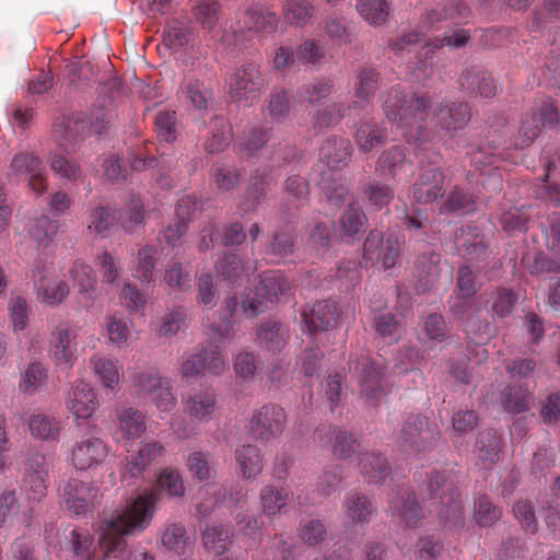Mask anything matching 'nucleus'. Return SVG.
<instances>
[{"instance_id": "4", "label": "nucleus", "mask_w": 560, "mask_h": 560, "mask_svg": "<svg viewBox=\"0 0 560 560\" xmlns=\"http://www.w3.org/2000/svg\"><path fill=\"white\" fill-rule=\"evenodd\" d=\"M470 39V33L464 28H456L452 34H445L443 37H436L432 42H428L423 34L418 32H409L398 36L392 42L390 48L396 55L417 54L416 70L428 74V68L431 69L432 63L428 60L432 58L436 49L443 46L460 48Z\"/></svg>"}, {"instance_id": "32", "label": "nucleus", "mask_w": 560, "mask_h": 560, "mask_svg": "<svg viewBox=\"0 0 560 560\" xmlns=\"http://www.w3.org/2000/svg\"><path fill=\"white\" fill-rule=\"evenodd\" d=\"M164 453V445L158 441L142 443L136 454L126 457V472L131 477L140 476L154 460L162 457Z\"/></svg>"}, {"instance_id": "54", "label": "nucleus", "mask_w": 560, "mask_h": 560, "mask_svg": "<svg viewBox=\"0 0 560 560\" xmlns=\"http://www.w3.org/2000/svg\"><path fill=\"white\" fill-rule=\"evenodd\" d=\"M231 541L232 534L230 529L222 525H208L202 532L205 548L214 555H222L228 551Z\"/></svg>"}, {"instance_id": "42", "label": "nucleus", "mask_w": 560, "mask_h": 560, "mask_svg": "<svg viewBox=\"0 0 560 560\" xmlns=\"http://www.w3.org/2000/svg\"><path fill=\"white\" fill-rule=\"evenodd\" d=\"M257 289L264 300L273 303L280 301L282 296L288 295L291 285L280 271L270 270L261 275L260 284Z\"/></svg>"}, {"instance_id": "38", "label": "nucleus", "mask_w": 560, "mask_h": 560, "mask_svg": "<svg viewBox=\"0 0 560 560\" xmlns=\"http://www.w3.org/2000/svg\"><path fill=\"white\" fill-rule=\"evenodd\" d=\"M118 221L117 211L109 206L93 208L86 220V228L91 234L106 238Z\"/></svg>"}, {"instance_id": "5", "label": "nucleus", "mask_w": 560, "mask_h": 560, "mask_svg": "<svg viewBox=\"0 0 560 560\" xmlns=\"http://www.w3.org/2000/svg\"><path fill=\"white\" fill-rule=\"evenodd\" d=\"M441 431L435 421L420 413L402 416L401 428L395 433L399 447L408 454L430 452L439 441Z\"/></svg>"}, {"instance_id": "13", "label": "nucleus", "mask_w": 560, "mask_h": 560, "mask_svg": "<svg viewBox=\"0 0 560 560\" xmlns=\"http://www.w3.org/2000/svg\"><path fill=\"white\" fill-rule=\"evenodd\" d=\"M288 415L277 404H266L256 409L249 420L250 434L260 441L279 438L287 425Z\"/></svg>"}, {"instance_id": "2", "label": "nucleus", "mask_w": 560, "mask_h": 560, "mask_svg": "<svg viewBox=\"0 0 560 560\" xmlns=\"http://www.w3.org/2000/svg\"><path fill=\"white\" fill-rule=\"evenodd\" d=\"M159 499L160 494L154 489L145 490L131 499L116 517L104 522L100 535L101 548L121 549L127 544L126 535L144 532L152 523Z\"/></svg>"}, {"instance_id": "59", "label": "nucleus", "mask_w": 560, "mask_h": 560, "mask_svg": "<svg viewBox=\"0 0 560 560\" xmlns=\"http://www.w3.org/2000/svg\"><path fill=\"white\" fill-rule=\"evenodd\" d=\"M156 493L164 492L170 498H179L184 495L185 487L179 471L172 467L164 468L156 480V487L153 488Z\"/></svg>"}, {"instance_id": "24", "label": "nucleus", "mask_w": 560, "mask_h": 560, "mask_svg": "<svg viewBox=\"0 0 560 560\" xmlns=\"http://www.w3.org/2000/svg\"><path fill=\"white\" fill-rule=\"evenodd\" d=\"M59 495L66 509L79 516L86 514L95 493L90 483L71 478L59 487Z\"/></svg>"}, {"instance_id": "55", "label": "nucleus", "mask_w": 560, "mask_h": 560, "mask_svg": "<svg viewBox=\"0 0 560 560\" xmlns=\"http://www.w3.org/2000/svg\"><path fill=\"white\" fill-rule=\"evenodd\" d=\"M282 14L287 23L303 27L314 14V5L308 0H287L283 3Z\"/></svg>"}, {"instance_id": "10", "label": "nucleus", "mask_w": 560, "mask_h": 560, "mask_svg": "<svg viewBox=\"0 0 560 560\" xmlns=\"http://www.w3.org/2000/svg\"><path fill=\"white\" fill-rule=\"evenodd\" d=\"M268 82L260 71V62L249 60L235 69L229 81L230 96L235 102L258 100L266 91Z\"/></svg>"}, {"instance_id": "43", "label": "nucleus", "mask_w": 560, "mask_h": 560, "mask_svg": "<svg viewBox=\"0 0 560 560\" xmlns=\"http://www.w3.org/2000/svg\"><path fill=\"white\" fill-rule=\"evenodd\" d=\"M235 459L244 478H256L264 468V454L253 444L242 445L235 451Z\"/></svg>"}, {"instance_id": "6", "label": "nucleus", "mask_w": 560, "mask_h": 560, "mask_svg": "<svg viewBox=\"0 0 560 560\" xmlns=\"http://www.w3.org/2000/svg\"><path fill=\"white\" fill-rule=\"evenodd\" d=\"M427 491L444 523H451L455 528L464 526L463 503L451 475L432 472L427 482Z\"/></svg>"}, {"instance_id": "60", "label": "nucleus", "mask_w": 560, "mask_h": 560, "mask_svg": "<svg viewBox=\"0 0 560 560\" xmlns=\"http://www.w3.org/2000/svg\"><path fill=\"white\" fill-rule=\"evenodd\" d=\"M186 320V313L182 306H174L159 318L155 324V334L159 337L171 338L175 336Z\"/></svg>"}, {"instance_id": "52", "label": "nucleus", "mask_w": 560, "mask_h": 560, "mask_svg": "<svg viewBox=\"0 0 560 560\" xmlns=\"http://www.w3.org/2000/svg\"><path fill=\"white\" fill-rule=\"evenodd\" d=\"M31 434L42 441H56L60 434V422L44 413L32 415L28 423Z\"/></svg>"}, {"instance_id": "22", "label": "nucleus", "mask_w": 560, "mask_h": 560, "mask_svg": "<svg viewBox=\"0 0 560 560\" xmlns=\"http://www.w3.org/2000/svg\"><path fill=\"white\" fill-rule=\"evenodd\" d=\"M161 546L177 557H188L194 551L195 540L180 522H167L158 533Z\"/></svg>"}, {"instance_id": "14", "label": "nucleus", "mask_w": 560, "mask_h": 560, "mask_svg": "<svg viewBox=\"0 0 560 560\" xmlns=\"http://www.w3.org/2000/svg\"><path fill=\"white\" fill-rule=\"evenodd\" d=\"M404 238L389 234L384 241L383 234L376 230L371 231L363 245V259L366 262L381 261L385 269L393 268L399 258Z\"/></svg>"}, {"instance_id": "40", "label": "nucleus", "mask_w": 560, "mask_h": 560, "mask_svg": "<svg viewBox=\"0 0 560 560\" xmlns=\"http://www.w3.org/2000/svg\"><path fill=\"white\" fill-rule=\"evenodd\" d=\"M388 140L385 128L374 119L362 122L354 133V141L362 152H371L373 149L385 144Z\"/></svg>"}, {"instance_id": "18", "label": "nucleus", "mask_w": 560, "mask_h": 560, "mask_svg": "<svg viewBox=\"0 0 560 560\" xmlns=\"http://www.w3.org/2000/svg\"><path fill=\"white\" fill-rule=\"evenodd\" d=\"M109 454V446L98 438H82L71 451V463L78 470H93L102 465Z\"/></svg>"}, {"instance_id": "27", "label": "nucleus", "mask_w": 560, "mask_h": 560, "mask_svg": "<svg viewBox=\"0 0 560 560\" xmlns=\"http://www.w3.org/2000/svg\"><path fill=\"white\" fill-rule=\"evenodd\" d=\"M289 339V330L275 319L266 320L255 329V343L272 354L280 353L288 345Z\"/></svg>"}, {"instance_id": "61", "label": "nucleus", "mask_w": 560, "mask_h": 560, "mask_svg": "<svg viewBox=\"0 0 560 560\" xmlns=\"http://www.w3.org/2000/svg\"><path fill=\"white\" fill-rule=\"evenodd\" d=\"M163 280L172 291L186 292L190 288L191 278L188 267L176 260L165 268Z\"/></svg>"}, {"instance_id": "3", "label": "nucleus", "mask_w": 560, "mask_h": 560, "mask_svg": "<svg viewBox=\"0 0 560 560\" xmlns=\"http://www.w3.org/2000/svg\"><path fill=\"white\" fill-rule=\"evenodd\" d=\"M352 155V145L343 137L327 138L319 149V159L328 167L322 173L319 186L329 203L340 207L349 194L347 178L335 171L345 167Z\"/></svg>"}, {"instance_id": "31", "label": "nucleus", "mask_w": 560, "mask_h": 560, "mask_svg": "<svg viewBox=\"0 0 560 560\" xmlns=\"http://www.w3.org/2000/svg\"><path fill=\"white\" fill-rule=\"evenodd\" d=\"M279 21V16L276 12L262 7H252L245 10L240 23L242 27L248 32L270 35L277 31Z\"/></svg>"}, {"instance_id": "35", "label": "nucleus", "mask_w": 560, "mask_h": 560, "mask_svg": "<svg viewBox=\"0 0 560 560\" xmlns=\"http://www.w3.org/2000/svg\"><path fill=\"white\" fill-rule=\"evenodd\" d=\"M502 439L495 430L488 429L479 433L476 443V457L483 468H491L499 462Z\"/></svg>"}, {"instance_id": "50", "label": "nucleus", "mask_w": 560, "mask_h": 560, "mask_svg": "<svg viewBox=\"0 0 560 560\" xmlns=\"http://www.w3.org/2000/svg\"><path fill=\"white\" fill-rule=\"evenodd\" d=\"M217 271L232 284L247 278L253 271L252 267L245 266L241 257L235 253H226L215 265Z\"/></svg>"}, {"instance_id": "1", "label": "nucleus", "mask_w": 560, "mask_h": 560, "mask_svg": "<svg viewBox=\"0 0 560 560\" xmlns=\"http://www.w3.org/2000/svg\"><path fill=\"white\" fill-rule=\"evenodd\" d=\"M382 108L385 118L393 122L408 143L421 144L424 141V121L431 108L429 96L393 86L382 95Z\"/></svg>"}, {"instance_id": "34", "label": "nucleus", "mask_w": 560, "mask_h": 560, "mask_svg": "<svg viewBox=\"0 0 560 560\" xmlns=\"http://www.w3.org/2000/svg\"><path fill=\"white\" fill-rule=\"evenodd\" d=\"M547 245L557 256V259H550L544 254H538L529 268L532 275L540 276L560 271V221L551 224L547 234Z\"/></svg>"}, {"instance_id": "23", "label": "nucleus", "mask_w": 560, "mask_h": 560, "mask_svg": "<svg viewBox=\"0 0 560 560\" xmlns=\"http://www.w3.org/2000/svg\"><path fill=\"white\" fill-rule=\"evenodd\" d=\"M66 406L77 421L88 420L97 407L96 394L90 384L78 380L68 392Z\"/></svg>"}, {"instance_id": "26", "label": "nucleus", "mask_w": 560, "mask_h": 560, "mask_svg": "<svg viewBox=\"0 0 560 560\" xmlns=\"http://www.w3.org/2000/svg\"><path fill=\"white\" fill-rule=\"evenodd\" d=\"M115 416L119 440L135 441L147 431V416L137 408L119 406L115 409Z\"/></svg>"}, {"instance_id": "64", "label": "nucleus", "mask_w": 560, "mask_h": 560, "mask_svg": "<svg viewBox=\"0 0 560 560\" xmlns=\"http://www.w3.org/2000/svg\"><path fill=\"white\" fill-rule=\"evenodd\" d=\"M105 330L109 342L121 348L127 346L131 330L127 320L117 315H109L105 318Z\"/></svg>"}, {"instance_id": "46", "label": "nucleus", "mask_w": 560, "mask_h": 560, "mask_svg": "<svg viewBox=\"0 0 560 560\" xmlns=\"http://www.w3.org/2000/svg\"><path fill=\"white\" fill-rule=\"evenodd\" d=\"M35 288L37 290L38 300L50 306L61 304L70 292L69 284L66 281L59 279L49 280L45 277H40L39 280L35 282Z\"/></svg>"}, {"instance_id": "39", "label": "nucleus", "mask_w": 560, "mask_h": 560, "mask_svg": "<svg viewBox=\"0 0 560 560\" xmlns=\"http://www.w3.org/2000/svg\"><path fill=\"white\" fill-rule=\"evenodd\" d=\"M276 182L277 179L267 170H256L250 176V183L246 190L247 205L244 207V211L253 210L260 205Z\"/></svg>"}, {"instance_id": "63", "label": "nucleus", "mask_w": 560, "mask_h": 560, "mask_svg": "<svg viewBox=\"0 0 560 560\" xmlns=\"http://www.w3.org/2000/svg\"><path fill=\"white\" fill-rule=\"evenodd\" d=\"M366 223V217L360 206L351 202L339 219L340 229L345 236H355Z\"/></svg>"}, {"instance_id": "17", "label": "nucleus", "mask_w": 560, "mask_h": 560, "mask_svg": "<svg viewBox=\"0 0 560 560\" xmlns=\"http://www.w3.org/2000/svg\"><path fill=\"white\" fill-rule=\"evenodd\" d=\"M80 328L60 324L50 334L49 353L57 365L71 368L77 359Z\"/></svg>"}, {"instance_id": "51", "label": "nucleus", "mask_w": 560, "mask_h": 560, "mask_svg": "<svg viewBox=\"0 0 560 560\" xmlns=\"http://www.w3.org/2000/svg\"><path fill=\"white\" fill-rule=\"evenodd\" d=\"M334 91V81L328 78H318L313 82L301 85L296 91L299 102L317 104L328 97Z\"/></svg>"}, {"instance_id": "11", "label": "nucleus", "mask_w": 560, "mask_h": 560, "mask_svg": "<svg viewBox=\"0 0 560 560\" xmlns=\"http://www.w3.org/2000/svg\"><path fill=\"white\" fill-rule=\"evenodd\" d=\"M559 122L558 107L549 98L542 100L533 112L521 120L514 145L523 149L529 147L538 137L542 127L552 128Z\"/></svg>"}, {"instance_id": "12", "label": "nucleus", "mask_w": 560, "mask_h": 560, "mask_svg": "<svg viewBox=\"0 0 560 560\" xmlns=\"http://www.w3.org/2000/svg\"><path fill=\"white\" fill-rule=\"evenodd\" d=\"M228 366L229 364L218 347L202 348L183 357L180 374L184 378H195L206 374L218 376L223 374Z\"/></svg>"}, {"instance_id": "30", "label": "nucleus", "mask_w": 560, "mask_h": 560, "mask_svg": "<svg viewBox=\"0 0 560 560\" xmlns=\"http://www.w3.org/2000/svg\"><path fill=\"white\" fill-rule=\"evenodd\" d=\"M185 412L200 422H209L218 410L217 396L213 389H203L190 394L184 400Z\"/></svg>"}, {"instance_id": "33", "label": "nucleus", "mask_w": 560, "mask_h": 560, "mask_svg": "<svg viewBox=\"0 0 560 560\" xmlns=\"http://www.w3.org/2000/svg\"><path fill=\"white\" fill-rule=\"evenodd\" d=\"M90 366L105 389L110 393L118 389L121 378L118 360L96 353L90 358Z\"/></svg>"}, {"instance_id": "56", "label": "nucleus", "mask_w": 560, "mask_h": 560, "mask_svg": "<svg viewBox=\"0 0 560 560\" xmlns=\"http://www.w3.org/2000/svg\"><path fill=\"white\" fill-rule=\"evenodd\" d=\"M196 301L206 308H213L220 299V292L214 278L210 272H201L196 276Z\"/></svg>"}, {"instance_id": "48", "label": "nucleus", "mask_w": 560, "mask_h": 560, "mask_svg": "<svg viewBox=\"0 0 560 560\" xmlns=\"http://www.w3.org/2000/svg\"><path fill=\"white\" fill-rule=\"evenodd\" d=\"M408 164L405 149L394 145L381 153L375 168L381 176L395 178Z\"/></svg>"}, {"instance_id": "53", "label": "nucleus", "mask_w": 560, "mask_h": 560, "mask_svg": "<svg viewBox=\"0 0 560 560\" xmlns=\"http://www.w3.org/2000/svg\"><path fill=\"white\" fill-rule=\"evenodd\" d=\"M360 106L358 101H353L348 105L336 103L324 109H318L313 115V127L316 129H325L338 125L345 117L347 110Z\"/></svg>"}, {"instance_id": "44", "label": "nucleus", "mask_w": 560, "mask_h": 560, "mask_svg": "<svg viewBox=\"0 0 560 560\" xmlns=\"http://www.w3.org/2000/svg\"><path fill=\"white\" fill-rule=\"evenodd\" d=\"M295 237L290 231H276L266 248V260L280 264L289 260L294 252Z\"/></svg>"}, {"instance_id": "8", "label": "nucleus", "mask_w": 560, "mask_h": 560, "mask_svg": "<svg viewBox=\"0 0 560 560\" xmlns=\"http://www.w3.org/2000/svg\"><path fill=\"white\" fill-rule=\"evenodd\" d=\"M382 358L362 357L354 363L353 372L360 385V396L369 406H377L390 392V382Z\"/></svg>"}, {"instance_id": "15", "label": "nucleus", "mask_w": 560, "mask_h": 560, "mask_svg": "<svg viewBox=\"0 0 560 560\" xmlns=\"http://www.w3.org/2000/svg\"><path fill=\"white\" fill-rule=\"evenodd\" d=\"M52 137L66 151H74L89 137L88 117L83 113L61 114L52 121Z\"/></svg>"}, {"instance_id": "25", "label": "nucleus", "mask_w": 560, "mask_h": 560, "mask_svg": "<svg viewBox=\"0 0 560 560\" xmlns=\"http://www.w3.org/2000/svg\"><path fill=\"white\" fill-rule=\"evenodd\" d=\"M315 434L323 445L330 444L334 455L339 458H349L360 447L354 435L342 428L320 425L316 429Z\"/></svg>"}, {"instance_id": "21", "label": "nucleus", "mask_w": 560, "mask_h": 560, "mask_svg": "<svg viewBox=\"0 0 560 560\" xmlns=\"http://www.w3.org/2000/svg\"><path fill=\"white\" fill-rule=\"evenodd\" d=\"M431 120L435 127L454 133L470 120V107L466 102L441 103L432 113Z\"/></svg>"}, {"instance_id": "37", "label": "nucleus", "mask_w": 560, "mask_h": 560, "mask_svg": "<svg viewBox=\"0 0 560 560\" xmlns=\"http://www.w3.org/2000/svg\"><path fill=\"white\" fill-rule=\"evenodd\" d=\"M179 101L188 108L205 110L211 101V93L198 79H186L178 92Z\"/></svg>"}, {"instance_id": "28", "label": "nucleus", "mask_w": 560, "mask_h": 560, "mask_svg": "<svg viewBox=\"0 0 560 560\" xmlns=\"http://www.w3.org/2000/svg\"><path fill=\"white\" fill-rule=\"evenodd\" d=\"M342 511L351 523L364 525L372 521L376 515L377 509L368 494L351 490L345 495Z\"/></svg>"}, {"instance_id": "29", "label": "nucleus", "mask_w": 560, "mask_h": 560, "mask_svg": "<svg viewBox=\"0 0 560 560\" xmlns=\"http://www.w3.org/2000/svg\"><path fill=\"white\" fill-rule=\"evenodd\" d=\"M462 90L472 95L490 98L497 95L498 88L491 74L479 67L465 69L459 75Z\"/></svg>"}, {"instance_id": "7", "label": "nucleus", "mask_w": 560, "mask_h": 560, "mask_svg": "<svg viewBox=\"0 0 560 560\" xmlns=\"http://www.w3.org/2000/svg\"><path fill=\"white\" fill-rule=\"evenodd\" d=\"M355 306L324 300L301 311L302 330L311 336L337 328L343 320H353Z\"/></svg>"}, {"instance_id": "45", "label": "nucleus", "mask_w": 560, "mask_h": 560, "mask_svg": "<svg viewBox=\"0 0 560 560\" xmlns=\"http://www.w3.org/2000/svg\"><path fill=\"white\" fill-rule=\"evenodd\" d=\"M159 250L153 245L142 246L135 259L133 277L143 283L155 281Z\"/></svg>"}, {"instance_id": "9", "label": "nucleus", "mask_w": 560, "mask_h": 560, "mask_svg": "<svg viewBox=\"0 0 560 560\" xmlns=\"http://www.w3.org/2000/svg\"><path fill=\"white\" fill-rule=\"evenodd\" d=\"M131 388L139 399H149L161 412L172 411L177 399L173 393L171 381L153 369L136 372L131 376Z\"/></svg>"}, {"instance_id": "20", "label": "nucleus", "mask_w": 560, "mask_h": 560, "mask_svg": "<svg viewBox=\"0 0 560 560\" xmlns=\"http://www.w3.org/2000/svg\"><path fill=\"white\" fill-rule=\"evenodd\" d=\"M445 175L439 167L422 170L411 187L417 203L429 205L445 195Z\"/></svg>"}, {"instance_id": "57", "label": "nucleus", "mask_w": 560, "mask_h": 560, "mask_svg": "<svg viewBox=\"0 0 560 560\" xmlns=\"http://www.w3.org/2000/svg\"><path fill=\"white\" fill-rule=\"evenodd\" d=\"M360 15L372 25H382L386 22L390 7L387 0H357Z\"/></svg>"}, {"instance_id": "19", "label": "nucleus", "mask_w": 560, "mask_h": 560, "mask_svg": "<svg viewBox=\"0 0 560 560\" xmlns=\"http://www.w3.org/2000/svg\"><path fill=\"white\" fill-rule=\"evenodd\" d=\"M470 14L463 0H450L442 8L429 11L421 19V25L429 31H438L464 23Z\"/></svg>"}, {"instance_id": "58", "label": "nucleus", "mask_w": 560, "mask_h": 560, "mask_svg": "<svg viewBox=\"0 0 560 560\" xmlns=\"http://www.w3.org/2000/svg\"><path fill=\"white\" fill-rule=\"evenodd\" d=\"M47 370L39 362L30 363L21 374L19 388L23 394L33 395L47 382Z\"/></svg>"}, {"instance_id": "47", "label": "nucleus", "mask_w": 560, "mask_h": 560, "mask_svg": "<svg viewBox=\"0 0 560 560\" xmlns=\"http://www.w3.org/2000/svg\"><path fill=\"white\" fill-rule=\"evenodd\" d=\"M232 138V127L225 118L214 116L210 122L209 136L203 142V148L208 153L222 152Z\"/></svg>"}, {"instance_id": "41", "label": "nucleus", "mask_w": 560, "mask_h": 560, "mask_svg": "<svg viewBox=\"0 0 560 560\" xmlns=\"http://www.w3.org/2000/svg\"><path fill=\"white\" fill-rule=\"evenodd\" d=\"M293 494L285 488H278L273 485L265 486L259 493L262 513L268 517L285 512L284 509Z\"/></svg>"}, {"instance_id": "62", "label": "nucleus", "mask_w": 560, "mask_h": 560, "mask_svg": "<svg viewBox=\"0 0 560 560\" xmlns=\"http://www.w3.org/2000/svg\"><path fill=\"white\" fill-rule=\"evenodd\" d=\"M271 130L264 126H253L238 139L241 152L252 156L258 152L270 139Z\"/></svg>"}, {"instance_id": "49", "label": "nucleus", "mask_w": 560, "mask_h": 560, "mask_svg": "<svg viewBox=\"0 0 560 560\" xmlns=\"http://www.w3.org/2000/svg\"><path fill=\"white\" fill-rule=\"evenodd\" d=\"M69 275L73 285L78 288L79 294L93 301V292L96 290L97 280L92 267L82 260H75L69 270Z\"/></svg>"}, {"instance_id": "36", "label": "nucleus", "mask_w": 560, "mask_h": 560, "mask_svg": "<svg viewBox=\"0 0 560 560\" xmlns=\"http://www.w3.org/2000/svg\"><path fill=\"white\" fill-rule=\"evenodd\" d=\"M358 468L368 483H380L389 474L386 457L380 453L364 452L358 456Z\"/></svg>"}, {"instance_id": "16", "label": "nucleus", "mask_w": 560, "mask_h": 560, "mask_svg": "<svg viewBox=\"0 0 560 560\" xmlns=\"http://www.w3.org/2000/svg\"><path fill=\"white\" fill-rule=\"evenodd\" d=\"M10 171L13 176L27 180L35 194L43 195L47 190V172L42 159L35 152L14 154Z\"/></svg>"}]
</instances>
